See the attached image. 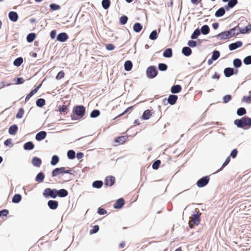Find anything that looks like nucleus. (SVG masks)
<instances>
[{"instance_id":"35","label":"nucleus","mask_w":251,"mask_h":251,"mask_svg":"<svg viewBox=\"0 0 251 251\" xmlns=\"http://www.w3.org/2000/svg\"><path fill=\"white\" fill-rule=\"evenodd\" d=\"M23 62V58L22 57H19L14 60V61L13 62V64L15 66L18 67L22 64Z\"/></svg>"},{"instance_id":"19","label":"nucleus","mask_w":251,"mask_h":251,"mask_svg":"<svg viewBox=\"0 0 251 251\" xmlns=\"http://www.w3.org/2000/svg\"><path fill=\"white\" fill-rule=\"evenodd\" d=\"M177 99V97L176 95H170L168 99V102L173 105L174 104Z\"/></svg>"},{"instance_id":"50","label":"nucleus","mask_w":251,"mask_h":251,"mask_svg":"<svg viewBox=\"0 0 251 251\" xmlns=\"http://www.w3.org/2000/svg\"><path fill=\"white\" fill-rule=\"evenodd\" d=\"M237 113L239 116L243 115L246 113V110L244 108H240L238 109Z\"/></svg>"},{"instance_id":"58","label":"nucleus","mask_w":251,"mask_h":251,"mask_svg":"<svg viewBox=\"0 0 251 251\" xmlns=\"http://www.w3.org/2000/svg\"><path fill=\"white\" fill-rule=\"evenodd\" d=\"M59 111L61 113H65L67 110V106L63 105L60 106L58 108Z\"/></svg>"},{"instance_id":"27","label":"nucleus","mask_w":251,"mask_h":251,"mask_svg":"<svg viewBox=\"0 0 251 251\" xmlns=\"http://www.w3.org/2000/svg\"><path fill=\"white\" fill-rule=\"evenodd\" d=\"M22 199L21 195L20 194H15L12 198V202L15 203H19Z\"/></svg>"},{"instance_id":"56","label":"nucleus","mask_w":251,"mask_h":251,"mask_svg":"<svg viewBox=\"0 0 251 251\" xmlns=\"http://www.w3.org/2000/svg\"><path fill=\"white\" fill-rule=\"evenodd\" d=\"M187 45L190 47L194 48L196 46L197 43L195 41L190 40L188 41Z\"/></svg>"},{"instance_id":"34","label":"nucleus","mask_w":251,"mask_h":251,"mask_svg":"<svg viewBox=\"0 0 251 251\" xmlns=\"http://www.w3.org/2000/svg\"><path fill=\"white\" fill-rule=\"evenodd\" d=\"M151 116V111L150 110H147L144 112L143 115L142 116V118L144 120H148L150 118Z\"/></svg>"},{"instance_id":"1","label":"nucleus","mask_w":251,"mask_h":251,"mask_svg":"<svg viewBox=\"0 0 251 251\" xmlns=\"http://www.w3.org/2000/svg\"><path fill=\"white\" fill-rule=\"evenodd\" d=\"M237 27H234L228 31L222 32L216 36V37L219 40H226L238 35V32H235Z\"/></svg>"},{"instance_id":"60","label":"nucleus","mask_w":251,"mask_h":251,"mask_svg":"<svg viewBox=\"0 0 251 251\" xmlns=\"http://www.w3.org/2000/svg\"><path fill=\"white\" fill-rule=\"evenodd\" d=\"M127 18L126 16H122L120 18V22L123 25L125 24L127 22Z\"/></svg>"},{"instance_id":"2","label":"nucleus","mask_w":251,"mask_h":251,"mask_svg":"<svg viewBox=\"0 0 251 251\" xmlns=\"http://www.w3.org/2000/svg\"><path fill=\"white\" fill-rule=\"evenodd\" d=\"M234 124L238 127L248 129L251 127V118L245 117L240 120H236L234 121Z\"/></svg>"},{"instance_id":"8","label":"nucleus","mask_w":251,"mask_h":251,"mask_svg":"<svg viewBox=\"0 0 251 251\" xmlns=\"http://www.w3.org/2000/svg\"><path fill=\"white\" fill-rule=\"evenodd\" d=\"M75 112L77 115L82 117L84 114L85 108L83 106H78L75 107Z\"/></svg>"},{"instance_id":"44","label":"nucleus","mask_w":251,"mask_h":251,"mask_svg":"<svg viewBox=\"0 0 251 251\" xmlns=\"http://www.w3.org/2000/svg\"><path fill=\"white\" fill-rule=\"evenodd\" d=\"M67 156L69 159H73L75 157V152L73 150H70L67 152Z\"/></svg>"},{"instance_id":"26","label":"nucleus","mask_w":251,"mask_h":251,"mask_svg":"<svg viewBox=\"0 0 251 251\" xmlns=\"http://www.w3.org/2000/svg\"><path fill=\"white\" fill-rule=\"evenodd\" d=\"M125 69L126 71H129L132 69V63L130 61H126L124 64Z\"/></svg>"},{"instance_id":"25","label":"nucleus","mask_w":251,"mask_h":251,"mask_svg":"<svg viewBox=\"0 0 251 251\" xmlns=\"http://www.w3.org/2000/svg\"><path fill=\"white\" fill-rule=\"evenodd\" d=\"M18 130V126L16 125H12L9 128V133L11 135H15Z\"/></svg>"},{"instance_id":"17","label":"nucleus","mask_w":251,"mask_h":251,"mask_svg":"<svg viewBox=\"0 0 251 251\" xmlns=\"http://www.w3.org/2000/svg\"><path fill=\"white\" fill-rule=\"evenodd\" d=\"M124 201L123 199H120L117 201L114 205L115 208H120L124 205Z\"/></svg>"},{"instance_id":"62","label":"nucleus","mask_w":251,"mask_h":251,"mask_svg":"<svg viewBox=\"0 0 251 251\" xmlns=\"http://www.w3.org/2000/svg\"><path fill=\"white\" fill-rule=\"evenodd\" d=\"M8 213V211L7 210H3L0 211V217L5 216Z\"/></svg>"},{"instance_id":"37","label":"nucleus","mask_w":251,"mask_h":251,"mask_svg":"<svg viewBox=\"0 0 251 251\" xmlns=\"http://www.w3.org/2000/svg\"><path fill=\"white\" fill-rule=\"evenodd\" d=\"M103 182L101 181H95L93 183L92 186L96 188H100Z\"/></svg>"},{"instance_id":"29","label":"nucleus","mask_w":251,"mask_h":251,"mask_svg":"<svg viewBox=\"0 0 251 251\" xmlns=\"http://www.w3.org/2000/svg\"><path fill=\"white\" fill-rule=\"evenodd\" d=\"M142 29V25L138 23H135L133 26V30L136 32H140Z\"/></svg>"},{"instance_id":"33","label":"nucleus","mask_w":251,"mask_h":251,"mask_svg":"<svg viewBox=\"0 0 251 251\" xmlns=\"http://www.w3.org/2000/svg\"><path fill=\"white\" fill-rule=\"evenodd\" d=\"M201 32L204 35L207 34L209 32V28L208 25H203L201 28Z\"/></svg>"},{"instance_id":"46","label":"nucleus","mask_w":251,"mask_h":251,"mask_svg":"<svg viewBox=\"0 0 251 251\" xmlns=\"http://www.w3.org/2000/svg\"><path fill=\"white\" fill-rule=\"evenodd\" d=\"M233 65L235 67H240L241 65V61L239 59H235L233 60Z\"/></svg>"},{"instance_id":"55","label":"nucleus","mask_w":251,"mask_h":251,"mask_svg":"<svg viewBox=\"0 0 251 251\" xmlns=\"http://www.w3.org/2000/svg\"><path fill=\"white\" fill-rule=\"evenodd\" d=\"M160 164V161L156 160L153 163L152 168L154 169H157L159 167Z\"/></svg>"},{"instance_id":"39","label":"nucleus","mask_w":251,"mask_h":251,"mask_svg":"<svg viewBox=\"0 0 251 251\" xmlns=\"http://www.w3.org/2000/svg\"><path fill=\"white\" fill-rule=\"evenodd\" d=\"M201 32L199 29H196L191 35V38L192 39H197L198 37L200 35Z\"/></svg>"},{"instance_id":"22","label":"nucleus","mask_w":251,"mask_h":251,"mask_svg":"<svg viewBox=\"0 0 251 251\" xmlns=\"http://www.w3.org/2000/svg\"><path fill=\"white\" fill-rule=\"evenodd\" d=\"M68 195V192L66 190L62 189L57 190V196H58L60 197H65Z\"/></svg>"},{"instance_id":"5","label":"nucleus","mask_w":251,"mask_h":251,"mask_svg":"<svg viewBox=\"0 0 251 251\" xmlns=\"http://www.w3.org/2000/svg\"><path fill=\"white\" fill-rule=\"evenodd\" d=\"M147 75L149 77L154 78L157 75V72L154 66H151L148 68L147 70Z\"/></svg>"},{"instance_id":"38","label":"nucleus","mask_w":251,"mask_h":251,"mask_svg":"<svg viewBox=\"0 0 251 251\" xmlns=\"http://www.w3.org/2000/svg\"><path fill=\"white\" fill-rule=\"evenodd\" d=\"M24 112V109L23 108H20L16 114V118L18 119L22 118L23 117Z\"/></svg>"},{"instance_id":"13","label":"nucleus","mask_w":251,"mask_h":251,"mask_svg":"<svg viewBox=\"0 0 251 251\" xmlns=\"http://www.w3.org/2000/svg\"><path fill=\"white\" fill-rule=\"evenodd\" d=\"M8 17L9 19L12 22H15L17 21L18 18V14L16 12L11 11L8 14Z\"/></svg>"},{"instance_id":"59","label":"nucleus","mask_w":251,"mask_h":251,"mask_svg":"<svg viewBox=\"0 0 251 251\" xmlns=\"http://www.w3.org/2000/svg\"><path fill=\"white\" fill-rule=\"evenodd\" d=\"M105 48H106V50H113L115 49V47L114 46V45H113L111 44H108L106 45Z\"/></svg>"},{"instance_id":"52","label":"nucleus","mask_w":251,"mask_h":251,"mask_svg":"<svg viewBox=\"0 0 251 251\" xmlns=\"http://www.w3.org/2000/svg\"><path fill=\"white\" fill-rule=\"evenodd\" d=\"M237 3V0H230L228 2V6L232 8L234 7Z\"/></svg>"},{"instance_id":"31","label":"nucleus","mask_w":251,"mask_h":251,"mask_svg":"<svg viewBox=\"0 0 251 251\" xmlns=\"http://www.w3.org/2000/svg\"><path fill=\"white\" fill-rule=\"evenodd\" d=\"M44 175L43 173H39L36 177V181L38 182H42L44 179Z\"/></svg>"},{"instance_id":"49","label":"nucleus","mask_w":251,"mask_h":251,"mask_svg":"<svg viewBox=\"0 0 251 251\" xmlns=\"http://www.w3.org/2000/svg\"><path fill=\"white\" fill-rule=\"evenodd\" d=\"M126 138L125 137H120L116 139V142L120 144H123L126 142Z\"/></svg>"},{"instance_id":"11","label":"nucleus","mask_w":251,"mask_h":251,"mask_svg":"<svg viewBox=\"0 0 251 251\" xmlns=\"http://www.w3.org/2000/svg\"><path fill=\"white\" fill-rule=\"evenodd\" d=\"M236 30L238 31L237 32H238V34L239 33H242V34L247 33L251 30V25H248L245 28H241V29L239 28H237V29Z\"/></svg>"},{"instance_id":"10","label":"nucleus","mask_w":251,"mask_h":251,"mask_svg":"<svg viewBox=\"0 0 251 251\" xmlns=\"http://www.w3.org/2000/svg\"><path fill=\"white\" fill-rule=\"evenodd\" d=\"M243 44L241 41H237L234 43H232L229 45V49L230 50H233L241 47Z\"/></svg>"},{"instance_id":"3","label":"nucleus","mask_w":251,"mask_h":251,"mask_svg":"<svg viewBox=\"0 0 251 251\" xmlns=\"http://www.w3.org/2000/svg\"><path fill=\"white\" fill-rule=\"evenodd\" d=\"M57 190L56 189H50V188H46L43 193V195L45 197H50L53 199L56 198Z\"/></svg>"},{"instance_id":"30","label":"nucleus","mask_w":251,"mask_h":251,"mask_svg":"<svg viewBox=\"0 0 251 251\" xmlns=\"http://www.w3.org/2000/svg\"><path fill=\"white\" fill-rule=\"evenodd\" d=\"M36 37V34L34 33L29 34L26 37L27 41L29 43H31L34 41Z\"/></svg>"},{"instance_id":"53","label":"nucleus","mask_w":251,"mask_h":251,"mask_svg":"<svg viewBox=\"0 0 251 251\" xmlns=\"http://www.w3.org/2000/svg\"><path fill=\"white\" fill-rule=\"evenodd\" d=\"M64 77V73L63 71L59 72L56 76V79L57 80L61 79Z\"/></svg>"},{"instance_id":"51","label":"nucleus","mask_w":251,"mask_h":251,"mask_svg":"<svg viewBox=\"0 0 251 251\" xmlns=\"http://www.w3.org/2000/svg\"><path fill=\"white\" fill-rule=\"evenodd\" d=\"M244 63L246 65L251 64V56H248L244 59Z\"/></svg>"},{"instance_id":"63","label":"nucleus","mask_w":251,"mask_h":251,"mask_svg":"<svg viewBox=\"0 0 251 251\" xmlns=\"http://www.w3.org/2000/svg\"><path fill=\"white\" fill-rule=\"evenodd\" d=\"M237 154V151L235 149V150H233L231 151V152L230 153V156L233 158H235Z\"/></svg>"},{"instance_id":"4","label":"nucleus","mask_w":251,"mask_h":251,"mask_svg":"<svg viewBox=\"0 0 251 251\" xmlns=\"http://www.w3.org/2000/svg\"><path fill=\"white\" fill-rule=\"evenodd\" d=\"M200 223V218L198 215V212L195 211L192 217H191V220L189 221V225L192 228L193 225L198 226Z\"/></svg>"},{"instance_id":"18","label":"nucleus","mask_w":251,"mask_h":251,"mask_svg":"<svg viewBox=\"0 0 251 251\" xmlns=\"http://www.w3.org/2000/svg\"><path fill=\"white\" fill-rule=\"evenodd\" d=\"M234 73L233 69L231 68H227L224 70V74L226 77H229Z\"/></svg>"},{"instance_id":"7","label":"nucleus","mask_w":251,"mask_h":251,"mask_svg":"<svg viewBox=\"0 0 251 251\" xmlns=\"http://www.w3.org/2000/svg\"><path fill=\"white\" fill-rule=\"evenodd\" d=\"M209 178L208 177L206 176L203 177L200 180H199L197 182V186L199 187H202L205 186L209 182Z\"/></svg>"},{"instance_id":"32","label":"nucleus","mask_w":251,"mask_h":251,"mask_svg":"<svg viewBox=\"0 0 251 251\" xmlns=\"http://www.w3.org/2000/svg\"><path fill=\"white\" fill-rule=\"evenodd\" d=\"M163 56L165 57H171L172 56V51L171 49H166L163 52Z\"/></svg>"},{"instance_id":"45","label":"nucleus","mask_w":251,"mask_h":251,"mask_svg":"<svg viewBox=\"0 0 251 251\" xmlns=\"http://www.w3.org/2000/svg\"><path fill=\"white\" fill-rule=\"evenodd\" d=\"M243 101L248 103L251 102V91H250L249 95L248 96H245L243 97Z\"/></svg>"},{"instance_id":"24","label":"nucleus","mask_w":251,"mask_h":251,"mask_svg":"<svg viewBox=\"0 0 251 251\" xmlns=\"http://www.w3.org/2000/svg\"><path fill=\"white\" fill-rule=\"evenodd\" d=\"M182 52L185 56H188L192 53V50L189 47H185L182 49Z\"/></svg>"},{"instance_id":"61","label":"nucleus","mask_w":251,"mask_h":251,"mask_svg":"<svg viewBox=\"0 0 251 251\" xmlns=\"http://www.w3.org/2000/svg\"><path fill=\"white\" fill-rule=\"evenodd\" d=\"M231 96L230 95H226L223 98L224 102L226 103L230 100Z\"/></svg>"},{"instance_id":"15","label":"nucleus","mask_w":251,"mask_h":251,"mask_svg":"<svg viewBox=\"0 0 251 251\" xmlns=\"http://www.w3.org/2000/svg\"><path fill=\"white\" fill-rule=\"evenodd\" d=\"M58 202L55 201L50 200L48 202V205L51 209H55L58 206Z\"/></svg>"},{"instance_id":"40","label":"nucleus","mask_w":251,"mask_h":251,"mask_svg":"<svg viewBox=\"0 0 251 251\" xmlns=\"http://www.w3.org/2000/svg\"><path fill=\"white\" fill-rule=\"evenodd\" d=\"M150 39L151 40H155L157 38V33L156 30H153L151 32L149 37Z\"/></svg>"},{"instance_id":"48","label":"nucleus","mask_w":251,"mask_h":251,"mask_svg":"<svg viewBox=\"0 0 251 251\" xmlns=\"http://www.w3.org/2000/svg\"><path fill=\"white\" fill-rule=\"evenodd\" d=\"M158 68L161 71H166L167 69V66L163 63H160L158 65Z\"/></svg>"},{"instance_id":"23","label":"nucleus","mask_w":251,"mask_h":251,"mask_svg":"<svg viewBox=\"0 0 251 251\" xmlns=\"http://www.w3.org/2000/svg\"><path fill=\"white\" fill-rule=\"evenodd\" d=\"M34 147V144L31 142H28L25 144L24 148L25 150H31Z\"/></svg>"},{"instance_id":"36","label":"nucleus","mask_w":251,"mask_h":251,"mask_svg":"<svg viewBox=\"0 0 251 251\" xmlns=\"http://www.w3.org/2000/svg\"><path fill=\"white\" fill-rule=\"evenodd\" d=\"M110 0H103L101 2L103 8L105 9H107L110 6Z\"/></svg>"},{"instance_id":"64","label":"nucleus","mask_w":251,"mask_h":251,"mask_svg":"<svg viewBox=\"0 0 251 251\" xmlns=\"http://www.w3.org/2000/svg\"><path fill=\"white\" fill-rule=\"evenodd\" d=\"M56 32L55 31V30H52L50 33V38L52 39H53L55 38V36H56Z\"/></svg>"},{"instance_id":"21","label":"nucleus","mask_w":251,"mask_h":251,"mask_svg":"<svg viewBox=\"0 0 251 251\" xmlns=\"http://www.w3.org/2000/svg\"><path fill=\"white\" fill-rule=\"evenodd\" d=\"M33 165L36 167H40L41 164V160L36 157H34L32 160Z\"/></svg>"},{"instance_id":"12","label":"nucleus","mask_w":251,"mask_h":251,"mask_svg":"<svg viewBox=\"0 0 251 251\" xmlns=\"http://www.w3.org/2000/svg\"><path fill=\"white\" fill-rule=\"evenodd\" d=\"M47 136V133L44 131H42L38 132L35 137L36 140L37 141H41L44 139Z\"/></svg>"},{"instance_id":"6","label":"nucleus","mask_w":251,"mask_h":251,"mask_svg":"<svg viewBox=\"0 0 251 251\" xmlns=\"http://www.w3.org/2000/svg\"><path fill=\"white\" fill-rule=\"evenodd\" d=\"M60 174H71V171L69 170H65V168L64 167H61L60 168H56L55 169L52 173V175L53 176H57Z\"/></svg>"},{"instance_id":"54","label":"nucleus","mask_w":251,"mask_h":251,"mask_svg":"<svg viewBox=\"0 0 251 251\" xmlns=\"http://www.w3.org/2000/svg\"><path fill=\"white\" fill-rule=\"evenodd\" d=\"M50 7L53 10H59L60 8V6L59 5L52 3L50 5Z\"/></svg>"},{"instance_id":"20","label":"nucleus","mask_w":251,"mask_h":251,"mask_svg":"<svg viewBox=\"0 0 251 251\" xmlns=\"http://www.w3.org/2000/svg\"><path fill=\"white\" fill-rule=\"evenodd\" d=\"M181 87L179 85H176L172 86L171 88V92L173 94L178 93L180 92Z\"/></svg>"},{"instance_id":"57","label":"nucleus","mask_w":251,"mask_h":251,"mask_svg":"<svg viewBox=\"0 0 251 251\" xmlns=\"http://www.w3.org/2000/svg\"><path fill=\"white\" fill-rule=\"evenodd\" d=\"M99 227L98 226H95L93 229H91L90 231V234L95 233L99 231Z\"/></svg>"},{"instance_id":"14","label":"nucleus","mask_w":251,"mask_h":251,"mask_svg":"<svg viewBox=\"0 0 251 251\" xmlns=\"http://www.w3.org/2000/svg\"><path fill=\"white\" fill-rule=\"evenodd\" d=\"M115 181V178L113 176H108L106 177L105 180V184L106 186H112Z\"/></svg>"},{"instance_id":"16","label":"nucleus","mask_w":251,"mask_h":251,"mask_svg":"<svg viewBox=\"0 0 251 251\" xmlns=\"http://www.w3.org/2000/svg\"><path fill=\"white\" fill-rule=\"evenodd\" d=\"M41 84L35 88L34 90H33L31 92H30L26 97L25 100H28L33 95L36 93L39 89V88L41 87Z\"/></svg>"},{"instance_id":"43","label":"nucleus","mask_w":251,"mask_h":251,"mask_svg":"<svg viewBox=\"0 0 251 251\" xmlns=\"http://www.w3.org/2000/svg\"><path fill=\"white\" fill-rule=\"evenodd\" d=\"M220 56V52L218 50H215L213 52V54L212 56V59L213 60H217Z\"/></svg>"},{"instance_id":"9","label":"nucleus","mask_w":251,"mask_h":251,"mask_svg":"<svg viewBox=\"0 0 251 251\" xmlns=\"http://www.w3.org/2000/svg\"><path fill=\"white\" fill-rule=\"evenodd\" d=\"M68 38L67 34L64 32L59 34L57 36V40L61 42H65Z\"/></svg>"},{"instance_id":"28","label":"nucleus","mask_w":251,"mask_h":251,"mask_svg":"<svg viewBox=\"0 0 251 251\" xmlns=\"http://www.w3.org/2000/svg\"><path fill=\"white\" fill-rule=\"evenodd\" d=\"M225 13V10L224 8H219L215 13V16L217 17H220L224 15Z\"/></svg>"},{"instance_id":"47","label":"nucleus","mask_w":251,"mask_h":251,"mask_svg":"<svg viewBox=\"0 0 251 251\" xmlns=\"http://www.w3.org/2000/svg\"><path fill=\"white\" fill-rule=\"evenodd\" d=\"M100 111L98 110H93L91 113V117L96 118L100 115Z\"/></svg>"},{"instance_id":"41","label":"nucleus","mask_w":251,"mask_h":251,"mask_svg":"<svg viewBox=\"0 0 251 251\" xmlns=\"http://www.w3.org/2000/svg\"><path fill=\"white\" fill-rule=\"evenodd\" d=\"M58 161H59L58 157L57 155H53L52 157L50 164L52 165H55L58 163Z\"/></svg>"},{"instance_id":"42","label":"nucleus","mask_w":251,"mask_h":251,"mask_svg":"<svg viewBox=\"0 0 251 251\" xmlns=\"http://www.w3.org/2000/svg\"><path fill=\"white\" fill-rule=\"evenodd\" d=\"M45 104V101L43 99H39L36 101V104L39 107H42Z\"/></svg>"}]
</instances>
